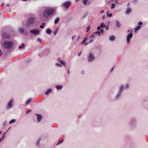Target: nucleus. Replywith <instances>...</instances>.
<instances>
[{
    "instance_id": "nucleus-1",
    "label": "nucleus",
    "mask_w": 148,
    "mask_h": 148,
    "mask_svg": "<svg viewBox=\"0 0 148 148\" xmlns=\"http://www.w3.org/2000/svg\"><path fill=\"white\" fill-rule=\"evenodd\" d=\"M55 10L51 8H46L43 12L44 17L45 18H48L52 15L54 12Z\"/></svg>"
},
{
    "instance_id": "nucleus-2",
    "label": "nucleus",
    "mask_w": 148,
    "mask_h": 148,
    "mask_svg": "<svg viewBox=\"0 0 148 148\" xmlns=\"http://www.w3.org/2000/svg\"><path fill=\"white\" fill-rule=\"evenodd\" d=\"M34 18H30L28 20L26 24V27L27 28H29L32 27L34 23Z\"/></svg>"
},
{
    "instance_id": "nucleus-3",
    "label": "nucleus",
    "mask_w": 148,
    "mask_h": 148,
    "mask_svg": "<svg viewBox=\"0 0 148 148\" xmlns=\"http://www.w3.org/2000/svg\"><path fill=\"white\" fill-rule=\"evenodd\" d=\"M3 46L6 49H9L12 48V43L10 41H5L3 44Z\"/></svg>"
},
{
    "instance_id": "nucleus-4",
    "label": "nucleus",
    "mask_w": 148,
    "mask_h": 148,
    "mask_svg": "<svg viewBox=\"0 0 148 148\" xmlns=\"http://www.w3.org/2000/svg\"><path fill=\"white\" fill-rule=\"evenodd\" d=\"M30 32L32 34L38 35L40 32V31L38 29H34L30 31Z\"/></svg>"
},
{
    "instance_id": "nucleus-5",
    "label": "nucleus",
    "mask_w": 148,
    "mask_h": 148,
    "mask_svg": "<svg viewBox=\"0 0 148 148\" xmlns=\"http://www.w3.org/2000/svg\"><path fill=\"white\" fill-rule=\"evenodd\" d=\"M95 58L94 55L92 53H90L89 54V56L88 57V61L90 62L92 61Z\"/></svg>"
},
{
    "instance_id": "nucleus-6",
    "label": "nucleus",
    "mask_w": 148,
    "mask_h": 148,
    "mask_svg": "<svg viewBox=\"0 0 148 148\" xmlns=\"http://www.w3.org/2000/svg\"><path fill=\"white\" fill-rule=\"evenodd\" d=\"M132 30L131 31V32L130 34L128 35L127 36V43H129L130 41V40L132 38Z\"/></svg>"
},
{
    "instance_id": "nucleus-7",
    "label": "nucleus",
    "mask_w": 148,
    "mask_h": 148,
    "mask_svg": "<svg viewBox=\"0 0 148 148\" xmlns=\"http://www.w3.org/2000/svg\"><path fill=\"white\" fill-rule=\"evenodd\" d=\"M13 100L11 99L8 102V105L7 106V108L9 109L11 108L12 106V103L13 102Z\"/></svg>"
},
{
    "instance_id": "nucleus-8",
    "label": "nucleus",
    "mask_w": 148,
    "mask_h": 148,
    "mask_svg": "<svg viewBox=\"0 0 148 148\" xmlns=\"http://www.w3.org/2000/svg\"><path fill=\"white\" fill-rule=\"evenodd\" d=\"M63 5L65 8H67L70 6L71 5V3L69 1H67L64 3Z\"/></svg>"
},
{
    "instance_id": "nucleus-9",
    "label": "nucleus",
    "mask_w": 148,
    "mask_h": 148,
    "mask_svg": "<svg viewBox=\"0 0 148 148\" xmlns=\"http://www.w3.org/2000/svg\"><path fill=\"white\" fill-rule=\"evenodd\" d=\"M123 86H121L120 87V91H119V93L118 94V95L117 97H116V98H117L120 95L122 92L123 91Z\"/></svg>"
},
{
    "instance_id": "nucleus-10",
    "label": "nucleus",
    "mask_w": 148,
    "mask_h": 148,
    "mask_svg": "<svg viewBox=\"0 0 148 148\" xmlns=\"http://www.w3.org/2000/svg\"><path fill=\"white\" fill-rule=\"evenodd\" d=\"M36 115L37 116L38 121V122H40L41 121L42 118V116L40 115V114H36Z\"/></svg>"
},
{
    "instance_id": "nucleus-11",
    "label": "nucleus",
    "mask_w": 148,
    "mask_h": 148,
    "mask_svg": "<svg viewBox=\"0 0 148 148\" xmlns=\"http://www.w3.org/2000/svg\"><path fill=\"white\" fill-rule=\"evenodd\" d=\"M52 90L51 89H49L47 90L45 92V95H47L49 93L51 92L52 91Z\"/></svg>"
},
{
    "instance_id": "nucleus-12",
    "label": "nucleus",
    "mask_w": 148,
    "mask_h": 148,
    "mask_svg": "<svg viewBox=\"0 0 148 148\" xmlns=\"http://www.w3.org/2000/svg\"><path fill=\"white\" fill-rule=\"evenodd\" d=\"M116 25L118 27H120L121 26V24L120 22L117 20L116 21Z\"/></svg>"
},
{
    "instance_id": "nucleus-13",
    "label": "nucleus",
    "mask_w": 148,
    "mask_h": 148,
    "mask_svg": "<svg viewBox=\"0 0 148 148\" xmlns=\"http://www.w3.org/2000/svg\"><path fill=\"white\" fill-rule=\"evenodd\" d=\"M60 19V18L59 17H58L57 18H56L55 20L54 23L55 24L57 23L59 21Z\"/></svg>"
},
{
    "instance_id": "nucleus-14",
    "label": "nucleus",
    "mask_w": 148,
    "mask_h": 148,
    "mask_svg": "<svg viewBox=\"0 0 148 148\" xmlns=\"http://www.w3.org/2000/svg\"><path fill=\"white\" fill-rule=\"evenodd\" d=\"M131 9L128 8L127 9L125 13L127 14H129L131 12Z\"/></svg>"
},
{
    "instance_id": "nucleus-15",
    "label": "nucleus",
    "mask_w": 148,
    "mask_h": 148,
    "mask_svg": "<svg viewBox=\"0 0 148 148\" xmlns=\"http://www.w3.org/2000/svg\"><path fill=\"white\" fill-rule=\"evenodd\" d=\"M40 140H41V139L40 138H39L38 140H37V142H36V145L37 146H39Z\"/></svg>"
},
{
    "instance_id": "nucleus-16",
    "label": "nucleus",
    "mask_w": 148,
    "mask_h": 148,
    "mask_svg": "<svg viewBox=\"0 0 148 148\" xmlns=\"http://www.w3.org/2000/svg\"><path fill=\"white\" fill-rule=\"evenodd\" d=\"M47 33L49 34H51V29H47L46 31Z\"/></svg>"
},
{
    "instance_id": "nucleus-17",
    "label": "nucleus",
    "mask_w": 148,
    "mask_h": 148,
    "mask_svg": "<svg viewBox=\"0 0 148 148\" xmlns=\"http://www.w3.org/2000/svg\"><path fill=\"white\" fill-rule=\"evenodd\" d=\"M115 39L114 37L113 36H110V40L111 41H113Z\"/></svg>"
},
{
    "instance_id": "nucleus-18",
    "label": "nucleus",
    "mask_w": 148,
    "mask_h": 148,
    "mask_svg": "<svg viewBox=\"0 0 148 148\" xmlns=\"http://www.w3.org/2000/svg\"><path fill=\"white\" fill-rule=\"evenodd\" d=\"M25 47V45L24 43H22L21 45L19 47V49H20L21 48H23Z\"/></svg>"
},
{
    "instance_id": "nucleus-19",
    "label": "nucleus",
    "mask_w": 148,
    "mask_h": 148,
    "mask_svg": "<svg viewBox=\"0 0 148 148\" xmlns=\"http://www.w3.org/2000/svg\"><path fill=\"white\" fill-rule=\"evenodd\" d=\"M19 31L21 33H23L24 31V29L23 28H20L19 29Z\"/></svg>"
},
{
    "instance_id": "nucleus-20",
    "label": "nucleus",
    "mask_w": 148,
    "mask_h": 148,
    "mask_svg": "<svg viewBox=\"0 0 148 148\" xmlns=\"http://www.w3.org/2000/svg\"><path fill=\"white\" fill-rule=\"evenodd\" d=\"M141 27V26H137V27H136V28L135 29V31H138L140 29V28Z\"/></svg>"
},
{
    "instance_id": "nucleus-21",
    "label": "nucleus",
    "mask_w": 148,
    "mask_h": 148,
    "mask_svg": "<svg viewBox=\"0 0 148 148\" xmlns=\"http://www.w3.org/2000/svg\"><path fill=\"white\" fill-rule=\"evenodd\" d=\"M60 59H59V60H58V61H60V62L62 64L63 66H65V62H64L63 61H60Z\"/></svg>"
},
{
    "instance_id": "nucleus-22",
    "label": "nucleus",
    "mask_w": 148,
    "mask_h": 148,
    "mask_svg": "<svg viewBox=\"0 0 148 148\" xmlns=\"http://www.w3.org/2000/svg\"><path fill=\"white\" fill-rule=\"evenodd\" d=\"M56 88L58 89H61L62 88V86L59 85L56 86Z\"/></svg>"
},
{
    "instance_id": "nucleus-23",
    "label": "nucleus",
    "mask_w": 148,
    "mask_h": 148,
    "mask_svg": "<svg viewBox=\"0 0 148 148\" xmlns=\"http://www.w3.org/2000/svg\"><path fill=\"white\" fill-rule=\"evenodd\" d=\"M45 25V23H42V25H41L40 26V27L41 28H43L44 27V26Z\"/></svg>"
},
{
    "instance_id": "nucleus-24",
    "label": "nucleus",
    "mask_w": 148,
    "mask_h": 148,
    "mask_svg": "<svg viewBox=\"0 0 148 148\" xmlns=\"http://www.w3.org/2000/svg\"><path fill=\"white\" fill-rule=\"evenodd\" d=\"M107 16H108V17H111L112 16V13H108V11H107Z\"/></svg>"
},
{
    "instance_id": "nucleus-25",
    "label": "nucleus",
    "mask_w": 148,
    "mask_h": 148,
    "mask_svg": "<svg viewBox=\"0 0 148 148\" xmlns=\"http://www.w3.org/2000/svg\"><path fill=\"white\" fill-rule=\"evenodd\" d=\"M15 122V119H12L10 121L9 123L11 124Z\"/></svg>"
},
{
    "instance_id": "nucleus-26",
    "label": "nucleus",
    "mask_w": 148,
    "mask_h": 148,
    "mask_svg": "<svg viewBox=\"0 0 148 148\" xmlns=\"http://www.w3.org/2000/svg\"><path fill=\"white\" fill-rule=\"evenodd\" d=\"M31 99H28L26 101V104H28L31 101Z\"/></svg>"
},
{
    "instance_id": "nucleus-27",
    "label": "nucleus",
    "mask_w": 148,
    "mask_h": 148,
    "mask_svg": "<svg viewBox=\"0 0 148 148\" xmlns=\"http://www.w3.org/2000/svg\"><path fill=\"white\" fill-rule=\"evenodd\" d=\"M3 38H9L10 37V36L9 35H7V36H6L5 35V34H4L3 35Z\"/></svg>"
},
{
    "instance_id": "nucleus-28",
    "label": "nucleus",
    "mask_w": 148,
    "mask_h": 148,
    "mask_svg": "<svg viewBox=\"0 0 148 148\" xmlns=\"http://www.w3.org/2000/svg\"><path fill=\"white\" fill-rule=\"evenodd\" d=\"M87 0H83L82 1L83 3L85 5L86 4Z\"/></svg>"
},
{
    "instance_id": "nucleus-29",
    "label": "nucleus",
    "mask_w": 148,
    "mask_h": 148,
    "mask_svg": "<svg viewBox=\"0 0 148 148\" xmlns=\"http://www.w3.org/2000/svg\"><path fill=\"white\" fill-rule=\"evenodd\" d=\"M106 26V25L103 23H101L100 24V27H104Z\"/></svg>"
},
{
    "instance_id": "nucleus-30",
    "label": "nucleus",
    "mask_w": 148,
    "mask_h": 148,
    "mask_svg": "<svg viewBox=\"0 0 148 148\" xmlns=\"http://www.w3.org/2000/svg\"><path fill=\"white\" fill-rule=\"evenodd\" d=\"M95 34V33L94 34H92L90 36V38H95V36H94Z\"/></svg>"
},
{
    "instance_id": "nucleus-31",
    "label": "nucleus",
    "mask_w": 148,
    "mask_h": 148,
    "mask_svg": "<svg viewBox=\"0 0 148 148\" xmlns=\"http://www.w3.org/2000/svg\"><path fill=\"white\" fill-rule=\"evenodd\" d=\"M115 6L114 4V3H112L111 5V8L112 9H113V8H115Z\"/></svg>"
},
{
    "instance_id": "nucleus-32",
    "label": "nucleus",
    "mask_w": 148,
    "mask_h": 148,
    "mask_svg": "<svg viewBox=\"0 0 148 148\" xmlns=\"http://www.w3.org/2000/svg\"><path fill=\"white\" fill-rule=\"evenodd\" d=\"M90 29V27L89 26L87 27L86 29V32H88L89 30Z\"/></svg>"
},
{
    "instance_id": "nucleus-33",
    "label": "nucleus",
    "mask_w": 148,
    "mask_h": 148,
    "mask_svg": "<svg viewBox=\"0 0 148 148\" xmlns=\"http://www.w3.org/2000/svg\"><path fill=\"white\" fill-rule=\"evenodd\" d=\"M63 141V140H62L61 141L59 140L58 143L57 144V145H58L59 144L61 143Z\"/></svg>"
},
{
    "instance_id": "nucleus-34",
    "label": "nucleus",
    "mask_w": 148,
    "mask_h": 148,
    "mask_svg": "<svg viewBox=\"0 0 148 148\" xmlns=\"http://www.w3.org/2000/svg\"><path fill=\"white\" fill-rule=\"evenodd\" d=\"M58 29H56L55 31L53 32V33L55 35H56L57 32L58 31Z\"/></svg>"
},
{
    "instance_id": "nucleus-35",
    "label": "nucleus",
    "mask_w": 148,
    "mask_h": 148,
    "mask_svg": "<svg viewBox=\"0 0 148 148\" xmlns=\"http://www.w3.org/2000/svg\"><path fill=\"white\" fill-rule=\"evenodd\" d=\"M31 112V109L29 110L27 112L26 114H27Z\"/></svg>"
},
{
    "instance_id": "nucleus-36",
    "label": "nucleus",
    "mask_w": 148,
    "mask_h": 148,
    "mask_svg": "<svg viewBox=\"0 0 148 148\" xmlns=\"http://www.w3.org/2000/svg\"><path fill=\"white\" fill-rule=\"evenodd\" d=\"M87 40V38H85L83 40L82 42V43L83 44L84 43V42H86V41Z\"/></svg>"
},
{
    "instance_id": "nucleus-37",
    "label": "nucleus",
    "mask_w": 148,
    "mask_h": 148,
    "mask_svg": "<svg viewBox=\"0 0 148 148\" xmlns=\"http://www.w3.org/2000/svg\"><path fill=\"white\" fill-rule=\"evenodd\" d=\"M95 34H98L99 35H100V32L98 31L96 32L95 33Z\"/></svg>"
},
{
    "instance_id": "nucleus-38",
    "label": "nucleus",
    "mask_w": 148,
    "mask_h": 148,
    "mask_svg": "<svg viewBox=\"0 0 148 148\" xmlns=\"http://www.w3.org/2000/svg\"><path fill=\"white\" fill-rule=\"evenodd\" d=\"M56 66L58 67L59 66H60V67H61V65L57 63L56 64Z\"/></svg>"
},
{
    "instance_id": "nucleus-39",
    "label": "nucleus",
    "mask_w": 148,
    "mask_h": 148,
    "mask_svg": "<svg viewBox=\"0 0 148 148\" xmlns=\"http://www.w3.org/2000/svg\"><path fill=\"white\" fill-rule=\"evenodd\" d=\"M143 24V23L142 22H140V21H139L138 23V25H142V24Z\"/></svg>"
},
{
    "instance_id": "nucleus-40",
    "label": "nucleus",
    "mask_w": 148,
    "mask_h": 148,
    "mask_svg": "<svg viewBox=\"0 0 148 148\" xmlns=\"http://www.w3.org/2000/svg\"><path fill=\"white\" fill-rule=\"evenodd\" d=\"M4 137V134L3 135V137L1 138H0V143L1 142V141L2 140L3 138V137Z\"/></svg>"
},
{
    "instance_id": "nucleus-41",
    "label": "nucleus",
    "mask_w": 148,
    "mask_h": 148,
    "mask_svg": "<svg viewBox=\"0 0 148 148\" xmlns=\"http://www.w3.org/2000/svg\"><path fill=\"white\" fill-rule=\"evenodd\" d=\"M93 41V40L91 39L89 42H88V43H90L92 42Z\"/></svg>"
},
{
    "instance_id": "nucleus-42",
    "label": "nucleus",
    "mask_w": 148,
    "mask_h": 148,
    "mask_svg": "<svg viewBox=\"0 0 148 148\" xmlns=\"http://www.w3.org/2000/svg\"><path fill=\"white\" fill-rule=\"evenodd\" d=\"M81 73L82 74H84V73H85V72L84 71H81Z\"/></svg>"
},
{
    "instance_id": "nucleus-43",
    "label": "nucleus",
    "mask_w": 148,
    "mask_h": 148,
    "mask_svg": "<svg viewBox=\"0 0 148 148\" xmlns=\"http://www.w3.org/2000/svg\"><path fill=\"white\" fill-rule=\"evenodd\" d=\"M81 53H82V52L81 51L80 53H78V56H79L81 54Z\"/></svg>"
},
{
    "instance_id": "nucleus-44",
    "label": "nucleus",
    "mask_w": 148,
    "mask_h": 148,
    "mask_svg": "<svg viewBox=\"0 0 148 148\" xmlns=\"http://www.w3.org/2000/svg\"><path fill=\"white\" fill-rule=\"evenodd\" d=\"M104 11L103 10H102L100 12V13H103L104 12Z\"/></svg>"
},
{
    "instance_id": "nucleus-45",
    "label": "nucleus",
    "mask_w": 148,
    "mask_h": 148,
    "mask_svg": "<svg viewBox=\"0 0 148 148\" xmlns=\"http://www.w3.org/2000/svg\"><path fill=\"white\" fill-rule=\"evenodd\" d=\"M101 28L100 26L98 27L97 28V29L98 30H100V28Z\"/></svg>"
},
{
    "instance_id": "nucleus-46",
    "label": "nucleus",
    "mask_w": 148,
    "mask_h": 148,
    "mask_svg": "<svg viewBox=\"0 0 148 148\" xmlns=\"http://www.w3.org/2000/svg\"><path fill=\"white\" fill-rule=\"evenodd\" d=\"M2 55V53L1 51V50H0V57Z\"/></svg>"
},
{
    "instance_id": "nucleus-47",
    "label": "nucleus",
    "mask_w": 148,
    "mask_h": 148,
    "mask_svg": "<svg viewBox=\"0 0 148 148\" xmlns=\"http://www.w3.org/2000/svg\"><path fill=\"white\" fill-rule=\"evenodd\" d=\"M115 2L117 4H118V1L117 0H116L115 1Z\"/></svg>"
},
{
    "instance_id": "nucleus-48",
    "label": "nucleus",
    "mask_w": 148,
    "mask_h": 148,
    "mask_svg": "<svg viewBox=\"0 0 148 148\" xmlns=\"http://www.w3.org/2000/svg\"><path fill=\"white\" fill-rule=\"evenodd\" d=\"M125 87H126V88H127L128 87V85L127 84H126Z\"/></svg>"
},
{
    "instance_id": "nucleus-49",
    "label": "nucleus",
    "mask_w": 148,
    "mask_h": 148,
    "mask_svg": "<svg viewBox=\"0 0 148 148\" xmlns=\"http://www.w3.org/2000/svg\"><path fill=\"white\" fill-rule=\"evenodd\" d=\"M88 43H89L88 42H87L85 43V45H87Z\"/></svg>"
},
{
    "instance_id": "nucleus-50",
    "label": "nucleus",
    "mask_w": 148,
    "mask_h": 148,
    "mask_svg": "<svg viewBox=\"0 0 148 148\" xmlns=\"http://www.w3.org/2000/svg\"><path fill=\"white\" fill-rule=\"evenodd\" d=\"M114 68V66L113 67L112 69H111V72L113 70Z\"/></svg>"
},
{
    "instance_id": "nucleus-51",
    "label": "nucleus",
    "mask_w": 148,
    "mask_h": 148,
    "mask_svg": "<svg viewBox=\"0 0 148 148\" xmlns=\"http://www.w3.org/2000/svg\"><path fill=\"white\" fill-rule=\"evenodd\" d=\"M134 3H136L137 2V0H134Z\"/></svg>"
},
{
    "instance_id": "nucleus-52",
    "label": "nucleus",
    "mask_w": 148,
    "mask_h": 148,
    "mask_svg": "<svg viewBox=\"0 0 148 148\" xmlns=\"http://www.w3.org/2000/svg\"><path fill=\"white\" fill-rule=\"evenodd\" d=\"M101 33H103V30H101Z\"/></svg>"
},
{
    "instance_id": "nucleus-53",
    "label": "nucleus",
    "mask_w": 148,
    "mask_h": 148,
    "mask_svg": "<svg viewBox=\"0 0 148 148\" xmlns=\"http://www.w3.org/2000/svg\"><path fill=\"white\" fill-rule=\"evenodd\" d=\"M74 38V36H73L72 37V40H73Z\"/></svg>"
},
{
    "instance_id": "nucleus-54",
    "label": "nucleus",
    "mask_w": 148,
    "mask_h": 148,
    "mask_svg": "<svg viewBox=\"0 0 148 148\" xmlns=\"http://www.w3.org/2000/svg\"><path fill=\"white\" fill-rule=\"evenodd\" d=\"M38 40L40 42H41V40H40V39H39V38H38Z\"/></svg>"
},
{
    "instance_id": "nucleus-55",
    "label": "nucleus",
    "mask_w": 148,
    "mask_h": 148,
    "mask_svg": "<svg viewBox=\"0 0 148 148\" xmlns=\"http://www.w3.org/2000/svg\"><path fill=\"white\" fill-rule=\"evenodd\" d=\"M106 30H108V27H106Z\"/></svg>"
},
{
    "instance_id": "nucleus-56",
    "label": "nucleus",
    "mask_w": 148,
    "mask_h": 148,
    "mask_svg": "<svg viewBox=\"0 0 148 148\" xmlns=\"http://www.w3.org/2000/svg\"><path fill=\"white\" fill-rule=\"evenodd\" d=\"M4 4L3 3L2 4H1V6H3V5Z\"/></svg>"
},
{
    "instance_id": "nucleus-57",
    "label": "nucleus",
    "mask_w": 148,
    "mask_h": 148,
    "mask_svg": "<svg viewBox=\"0 0 148 148\" xmlns=\"http://www.w3.org/2000/svg\"><path fill=\"white\" fill-rule=\"evenodd\" d=\"M105 17V16H103L102 18V19H103Z\"/></svg>"
},
{
    "instance_id": "nucleus-58",
    "label": "nucleus",
    "mask_w": 148,
    "mask_h": 148,
    "mask_svg": "<svg viewBox=\"0 0 148 148\" xmlns=\"http://www.w3.org/2000/svg\"><path fill=\"white\" fill-rule=\"evenodd\" d=\"M6 6L8 7L9 6V4H7V5H6Z\"/></svg>"
},
{
    "instance_id": "nucleus-59",
    "label": "nucleus",
    "mask_w": 148,
    "mask_h": 148,
    "mask_svg": "<svg viewBox=\"0 0 148 148\" xmlns=\"http://www.w3.org/2000/svg\"><path fill=\"white\" fill-rule=\"evenodd\" d=\"M82 116L81 115H79L78 116V117L79 118H80V117H81V116Z\"/></svg>"
},
{
    "instance_id": "nucleus-60",
    "label": "nucleus",
    "mask_w": 148,
    "mask_h": 148,
    "mask_svg": "<svg viewBox=\"0 0 148 148\" xmlns=\"http://www.w3.org/2000/svg\"><path fill=\"white\" fill-rule=\"evenodd\" d=\"M67 72L68 73H69V70Z\"/></svg>"
},
{
    "instance_id": "nucleus-61",
    "label": "nucleus",
    "mask_w": 148,
    "mask_h": 148,
    "mask_svg": "<svg viewBox=\"0 0 148 148\" xmlns=\"http://www.w3.org/2000/svg\"><path fill=\"white\" fill-rule=\"evenodd\" d=\"M23 1H27V0H22Z\"/></svg>"
},
{
    "instance_id": "nucleus-62",
    "label": "nucleus",
    "mask_w": 148,
    "mask_h": 148,
    "mask_svg": "<svg viewBox=\"0 0 148 148\" xmlns=\"http://www.w3.org/2000/svg\"><path fill=\"white\" fill-rule=\"evenodd\" d=\"M127 31H128V32H130V30H127Z\"/></svg>"
},
{
    "instance_id": "nucleus-63",
    "label": "nucleus",
    "mask_w": 148,
    "mask_h": 148,
    "mask_svg": "<svg viewBox=\"0 0 148 148\" xmlns=\"http://www.w3.org/2000/svg\"><path fill=\"white\" fill-rule=\"evenodd\" d=\"M77 1H78L79 0H76Z\"/></svg>"
},
{
    "instance_id": "nucleus-64",
    "label": "nucleus",
    "mask_w": 148,
    "mask_h": 148,
    "mask_svg": "<svg viewBox=\"0 0 148 148\" xmlns=\"http://www.w3.org/2000/svg\"><path fill=\"white\" fill-rule=\"evenodd\" d=\"M1 132L0 131V134H1Z\"/></svg>"
}]
</instances>
